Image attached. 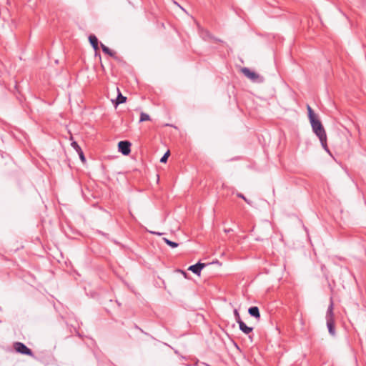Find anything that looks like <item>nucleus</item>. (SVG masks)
<instances>
[{
    "instance_id": "nucleus-19",
    "label": "nucleus",
    "mask_w": 366,
    "mask_h": 366,
    "mask_svg": "<svg viewBox=\"0 0 366 366\" xmlns=\"http://www.w3.org/2000/svg\"><path fill=\"white\" fill-rule=\"evenodd\" d=\"M237 197L243 199L247 204H250V202L242 194L238 193Z\"/></svg>"
},
{
    "instance_id": "nucleus-13",
    "label": "nucleus",
    "mask_w": 366,
    "mask_h": 366,
    "mask_svg": "<svg viewBox=\"0 0 366 366\" xmlns=\"http://www.w3.org/2000/svg\"><path fill=\"white\" fill-rule=\"evenodd\" d=\"M307 109L308 112V117H309L310 122L312 121V119H317L315 114L314 113V111L312 110V109L311 108V107L310 105L307 106Z\"/></svg>"
},
{
    "instance_id": "nucleus-14",
    "label": "nucleus",
    "mask_w": 366,
    "mask_h": 366,
    "mask_svg": "<svg viewBox=\"0 0 366 366\" xmlns=\"http://www.w3.org/2000/svg\"><path fill=\"white\" fill-rule=\"evenodd\" d=\"M163 240L164 242L169 247H172V248H175L178 246V243L175 242H173V241H171L167 238H163Z\"/></svg>"
},
{
    "instance_id": "nucleus-5",
    "label": "nucleus",
    "mask_w": 366,
    "mask_h": 366,
    "mask_svg": "<svg viewBox=\"0 0 366 366\" xmlns=\"http://www.w3.org/2000/svg\"><path fill=\"white\" fill-rule=\"evenodd\" d=\"M131 143L129 141H120L118 143L119 151L124 155H128L131 152Z\"/></svg>"
},
{
    "instance_id": "nucleus-15",
    "label": "nucleus",
    "mask_w": 366,
    "mask_h": 366,
    "mask_svg": "<svg viewBox=\"0 0 366 366\" xmlns=\"http://www.w3.org/2000/svg\"><path fill=\"white\" fill-rule=\"evenodd\" d=\"M149 119H150V117H149V116L147 114L144 113V112L141 113V114H140V119H139L140 122H144V121H148Z\"/></svg>"
},
{
    "instance_id": "nucleus-16",
    "label": "nucleus",
    "mask_w": 366,
    "mask_h": 366,
    "mask_svg": "<svg viewBox=\"0 0 366 366\" xmlns=\"http://www.w3.org/2000/svg\"><path fill=\"white\" fill-rule=\"evenodd\" d=\"M319 139L321 142L322 147L325 149V150L327 151V152H329V149H328V147L327 145V135H325L324 140H323V139Z\"/></svg>"
},
{
    "instance_id": "nucleus-1",
    "label": "nucleus",
    "mask_w": 366,
    "mask_h": 366,
    "mask_svg": "<svg viewBox=\"0 0 366 366\" xmlns=\"http://www.w3.org/2000/svg\"><path fill=\"white\" fill-rule=\"evenodd\" d=\"M327 327L328 328V332L330 335L332 336H335V321H334V313H333V302L331 300V302L327 308L326 316H325Z\"/></svg>"
},
{
    "instance_id": "nucleus-4",
    "label": "nucleus",
    "mask_w": 366,
    "mask_h": 366,
    "mask_svg": "<svg viewBox=\"0 0 366 366\" xmlns=\"http://www.w3.org/2000/svg\"><path fill=\"white\" fill-rule=\"evenodd\" d=\"M14 348L16 352L22 354L26 355L29 356H33V352L31 349H29L27 346H26L24 343L20 342H14Z\"/></svg>"
},
{
    "instance_id": "nucleus-2",
    "label": "nucleus",
    "mask_w": 366,
    "mask_h": 366,
    "mask_svg": "<svg viewBox=\"0 0 366 366\" xmlns=\"http://www.w3.org/2000/svg\"><path fill=\"white\" fill-rule=\"evenodd\" d=\"M312 131L318 137L319 139H325L326 132L325 130L321 123V122L317 119H312V121L310 122Z\"/></svg>"
},
{
    "instance_id": "nucleus-3",
    "label": "nucleus",
    "mask_w": 366,
    "mask_h": 366,
    "mask_svg": "<svg viewBox=\"0 0 366 366\" xmlns=\"http://www.w3.org/2000/svg\"><path fill=\"white\" fill-rule=\"evenodd\" d=\"M242 72L245 76L251 79L253 82L262 83L264 80L263 76H260L254 71H251L249 68H242Z\"/></svg>"
},
{
    "instance_id": "nucleus-10",
    "label": "nucleus",
    "mask_w": 366,
    "mask_h": 366,
    "mask_svg": "<svg viewBox=\"0 0 366 366\" xmlns=\"http://www.w3.org/2000/svg\"><path fill=\"white\" fill-rule=\"evenodd\" d=\"M89 41L94 51H97L99 49V41L97 36L94 34H91L89 36Z\"/></svg>"
},
{
    "instance_id": "nucleus-8",
    "label": "nucleus",
    "mask_w": 366,
    "mask_h": 366,
    "mask_svg": "<svg viewBox=\"0 0 366 366\" xmlns=\"http://www.w3.org/2000/svg\"><path fill=\"white\" fill-rule=\"evenodd\" d=\"M238 324L239 330L244 334L248 335L253 330V328L252 327L247 326L242 320H239V323Z\"/></svg>"
},
{
    "instance_id": "nucleus-11",
    "label": "nucleus",
    "mask_w": 366,
    "mask_h": 366,
    "mask_svg": "<svg viewBox=\"0 0 366 366\" xmlns=\"http://www.w3.org/2000/svg\"><path fill=\"white\" fill-rule=\"evenodd\" d=\"M249 314L255 318H259L260 317V313L259 310L256 306L250 307L248 310Z\"/></svg>"
},
{
    "instance_id": "nucleus-17",
    "label": "nucleus",
    "mask_w": 366,
    "mask_h": 366,
    "mask_svg": "<svg viewBox=\"0 0 366 366\" xmlns=\"http://www.w3.org/2000/svg\"><path fill=\"white\" fill-rule=\"evenodd\" d=\"M169 154H170V152L168 150L167 152H165V154L160 159V162L166 163L167 159H168V157H169Z\"/></svg>"
},
{
    "instance_id": "nucleus-22",
    "label": "nucleus",
    "mask_w": 366,
    "mask_h": 366,
    "mask_svg": "<svg viewBox=\"0 0 366 366\" xmlns=\"http://www.w3.org/2000/svg\"><path fill=\"white\" fill-rule=\"evenodd\" d=\"M180 272L183 274V275H184V277H186V276H187V273H186L185 272L182 271V270H180Z\"/></svg>"
},
{
    "instance_id": "nucleus-6",
    "label": "nucleus",
    "mask_w": 366,
    "mask_h": 366,
    "mask_svg": "<svg viewBox=\"0 0 366 366\" xmlns=\"http://www.w3.org/2000/svg\"><path fill=\"white\" fill-rule=\"evenodd\" d=\"M205 267V264L197 262L195 264L189 267L188 270L192 271L195 274L199 275L201 270Z\"/></svg>"
},
{
    "instance_id": "nucleus-18",
    "label": "nucleus",
    "mask_w": 366,
    "mask_h": 366,
    "mask_svg": "<svg viewBox=\"0 0 366 366\" xmlns=\"http://www.w3.org/2000/svg\"><path fill=\"white\" fill-rule=\"evenodd\" d=\"M234 317H235L236 322H237V323H239V320H241V317H240L239 313L238 312V311H237V309H234Z\"/></svg>"
},
{
    "instance_id": "nucleus-7",
    "label": "nucleus",
    "mask_w": 366,
    "mask_h": 366,
    "mask_svg": "<svg viewBox=\"0 0 366 366\" xmlns=\"http://www.w3.org/2000/svg\"><path fill=\"white\" fill-rule=\"evenodd\" d=\"M71 145L76 151V152L78 153L80 159L83 162H84L86 161L85 156L84 154V152H83L82 149H81V147L78 144V143L76 142H72Z\"/></svg>"
},
{
    "instance_id": "nucleus-20",
    "label": "nucleus",
    "mask_w": 366,
    "mask_h": 366,
    "mask_svg": "<svg viewBox=\"0 0 366 366\" xmlns=\"http://www.w3.org/2000/svg\"><path fill=\"white\" fill-rule=\"evenodd\" d=\"M231 231H232V229H224V232H225L226 233H229V232H230Z\"/></svg>"
},
{
    "instance_id": "nucleus-9",
    "label": "nucleus",
    "mask_w": 366,
    "mask_h": 366,
    "mask_svg": "<svg viewBox=\"0 0 366 366\" xmlns=\"http://www.w3.org/2000/svg\"><path fill=\"white\" fill-rule=\"evenodd\" d=\"M116 89H117V91L118 92V95H117V97L116 100L114 102V104L117 107V106H118L120 104L126 102L127 97L122 94V93L119 91L118 87H116Z\"/></svg>"
},
{
    "instance_id": "nucleus-12",
    "label": "nucleus",
    "mask_w": 366,
    "mask_h": 366,
    "mask_svg": "<svg viewBox=\"0 0 366 366\" xmlns=\"http://www.w3.org/2000/svg\"><path fill=\"white\" fill-rule=\"evenodd\" d=\"M101 48L104 53L108 54L110 56H114L115 53L102 43H101Z\"/></svg>"
},
{
    "instance_id": "nucleus-21",
    "label": "nucleus",
    "mask_w": 366,
    "mask_h": 366,
    "mask_svg": "<svg viewBox=\"0 0 366 366\" xmlns=\"http://www.w3.org/2000/svg\"><path fill=\"white\" fill-rule=\"evenodd\" d=\"M152 234H157V235H161L162 234L159 233V232H150Z\"/></svg>"
}]
</instances>
